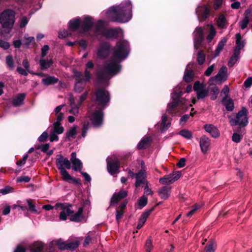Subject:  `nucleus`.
<instances>
[{"instance_id":"1","label":"nucleus","mask_w":252,"mask_h":252,"mask_svg":"<svg viewBox=\"0 0 252 252\" xmlns=\"http://www.w3.org/2000/svg\"><path fill=\"white\" fill-rule=\"evenodd\" d=\"M129 43L126 40L118 42L112 49L111 59L105 62L98 71V79L100 82H105L112 76L119 73L121 69L120 63L128 55Z\"/></svg>"},{"instance_id":"2","label":"nucleus","mask_w":252,"mask_h":252,"mask_svg":"<svg viewBox=\"0 0 252 252\" xmlns=\"http://www.w3.org/2000/svg\"><path fill=\"white\" fill-rule=\"evenodd\" d=\"M132 4L129 0L121 3L119 5L113 6L107 11L108 17L112 21L119 23L128 22L132 16Z\"/></svg>"},{"instance_id":"3","label":"nucleus","mask_w":252,"mask_h":252,"mask_svg":"<svg viewBox=\"0 0 252 252\" xmlns=\"http://www.w3.org/2000/svg\"><path fill=\"white\" fill-rule=\"evenodd\" d=\"M15 17V11L9 9L4 10L0 14V24L3 29L7 30V32H9L13 27Z\"/></svg>"},{"instance_id":"4","label":"nucleus","mask_w":252,"mask_h":252,"mask_svg":"<svg viewBox=\"0 0 252 252\" xmlns=\"http://www.w3.org/2000/svg\"><path fill=\"white\" fill-rule=\"evenodd\" d=\"M121 31L120 29H106L104 27V23L102 20H99L95 28L96 35H101L107 38L116 37L118 34Z\"/></svg>"},{"instance_id":"5","label":"nucleus","mask_w":252,"mask_h":252,"mask_svg":"<svg viewBox=\"0 0 252 252\" xmlns=\"http://www.w3.org/2000/svg\"><path fill=\"white\" fill-rule=\"evenodd\" d=\"M56 165L60 170V174L63 180L70 179V175L66 170L65 168L70 169L71 167L70 160L67 158L63 157L62 155L57 156L56 160Z\"/></svg>"},{"instance_id":"6","label":"nucleus","mask_w":252,"mask_h":252,"mask_svg":"<svg viewBox=\"0 0 252 252\" xmlns=\"http://www.w3.org/2000/svg\"><path fill=\"white\" fill-rule=\"evenodd\" d=\"M43 209L45 210H50L54 208L56 209H58V208H60L62 211L60 213L59 218L60 220H65L67 219V216L68 215H70L71 214L73 213V210L72 209V207L71 205L68 203H57L54 207L51 206V205H45L42 207Z\"/></svg>"},{"instance_id":"7","label":"nucleus","mask_w":252,"mask_h":252,"mask_svg":"<svg viewBox=\"0 0 252 252\" xmlns=\"http://www.w3.org/2000/svg\"><path fill=\"white\" fill-rule=\"evenodd\" d=\"M236 46L234 49L233 55L229 60L227 65L229 67H232L235 63L238 61L240 58L241 50L244 47V42L241 41V36L240 33L236 34Z\"/></svg>"},{"instance_id":"8","label":"nucleus","mask_w":252,"mask_h":252,"mask_svg":"<svg viewBox=\"0 0 252 252\" xmlns=\"http://www.w3.org/2000/svg\"><path fill=\"white\" fill-rule=\"evenodd\" d=\"M231 126L239 125L240 127H245L248 124V111L246 108L242 107L236 114L235 118L230 120Z\"/></svg>"},{"instance_id":"9","label":"nucleus","mask_w":252,"mask_h":252,"mask_svg":"<svg viewBox=\"0 0 252 252\" xmlns=\"http://www.w3.org/2000/svg\"><path fill=\"white\" fill-rule=\"evenodd\" d=\"M182 94L183 92L181 91H179L178 92L174 91L171 94L172 102L167 105V111L169 113H172V110L177 106H183L186 104L187 100L184 98H181Z\"/></svg>"},{"instance_id":"10","label":"nucleus","mask_w":252,"mask_h":252,"mask_svg":"<svg viewBox=\"0 0 252 252\" xmlns=\"http://www.w3.org/2000/svg\"><path fill=\"white\" fill-rule=\"evenodd\" d=\"M95 101L99 106L105 107L110 101V94L108 91L99 89L95 93Z\"/></svg>"},{"instance_id":"11","label":"nucleus","mask_w":252,"mask_h":252,"mask_svg":"<svg viewBox=\"0 0 252 252\" xmlns=\"http://www.w3.org/2000/svg\"><path fill=\"white\" fill-rule=\"evenodd\" d=\"M193 89L196 93L197 99H204L208 95L209 90L204 83L196 81L194 83Z\"/></svg>"},{"instance_id":"12","label":"nucleus","mask_w":252,"mask_h":252,"mask_svg":"<svg viewBox=\"0 0 252 252\" xmlns=\"http://www.w3.org/2000/svg\"><path fill=\"white\" fill-rule=\"evenodd\" d=\"M91 122L94 127L101 126L103 123V113L100 110H96L93 113L90 111L88 113L87 118Z\"/></svg>"},{"instance_id":"13","label":"nucleus","mask_w":252,"mask_h":252,"mask_svg":"<svg viewBox=\"0 0 252 252\" xmlns=\"http://www.w3.org/2000/svg\"><path fill=\"white\" fill-rule=\"evenodd\" d=\"M74 75L76 81L75 84L74 91L78 93H81L84 88L86 82L88 81L86 80V78H84L81 72L75 71L74 73Z\"/></svg>"},{"instance_id":"14","label":"nucleus","mask_w":252,"mask_h":252,"mask_svg":"<svg viewBox=\"0 0 252 252\" xmlns=\"http://www.w3.org/2000/svg\"><path fill=\"white\" fill-rule=\"evenodd\" d=\"M107 168L108 172L112 175L118 172L120 168L119 160L115 157L108 158L107 159Z\"/></svg>"},{"instance_id":"15","label":"nucleus","mask_w":252,"mask_h":252,"mask_svg":"<svg viewBox=\"0 0 252 252\" xmlns=\"http://www.w3.org/2000/svg\"><path fill=\"white\" fill-rule=\"evenodd\" d=\"M227 67L225 66H222L216 76L210 78L209 81L211 82L210 86L212 85L214 82L221 83L222 81L225 80L227 78Z\"/></svg>"},{"instance_id":"16","label":"nucleus","mask_w":252,"mask_h":252,"mask_svg":"<svg viewBox=\"0 0 252 252\" xmlns=\"http://www.w3.org/2000/svg\"><path fill=\"white\" fill-rule=\"evenodd\" d=\"M204 39L203 30L201 27H196L193 32L194 47L197 50Z\"/></svg>"},{"instance_id":"17","label":"nucleus","mask_w":252,"mask_h":252,"mask_svg":"<svg viewBox=\"0 0 252 252\" xmlns=\"http://www.w3.org/2000/svg\"><path fill=\"white\" fill-rule=\"evenodd\" d=\"M181 176L180 171H177L173 174L169 175L161 178L159 180V182L162 185L170 184L178 180Z\"/></svg>"},{"instance_id":"18","label":"nucleus","mask_w":252,"mask_h":252,"mask_svg":"<svg viewBox=\"0 0 252 252\" xmlns=\"http://www.w3.org/2000/svg\"><path fill=\"white\" fill-rule=\"evenodd\" d=\"M142 169L137 173L135 174V186L139 187L141 184L146 183V174L144 169V162L141 161V162Z\"/></svg>"},{"instance_id":"19","label":"nucleus","mask_w":252,"mask_h":252,"mask_svg":"<svg viewBox=\"0 0 252 252\" xmlns=\"http://www.w3.org/2000/svg\"><path fill=\"white\" fill-rule=\"evenodd\" d=\"M209 9L207 5L199 6L196 9V13L199 21L205 20L208 16Z\"/></svg>"},{"instance_id":"20","label":"nucleus","mask_w":252,"mask_h":252,"mask_svg":"<svg viewBox=\"0 0 252 252\" xmlns=\"http://www.w3.org/2000/svg\"><path fill=\"white\" fill-rule=\"evenodd\" d=\"M211 145L210 139L205 135L202 136L199 140V146L201 152L206 154L208 153Z\"/></svg>"},{"instance_id":"21","label":"nucleus","mask_w":252,"mask_h":252,"mask_svg":"<svg viewBox=\"0 0 252 252\" xmlns=\"http://www.w3.org/2000/svg\"><path fill=\"white\" fill-rule=\"evenodd\" d=\"M70 163L72 164V169L75 171H81L83 168V164L81 161L76 157L75 152H72L71 154L70 159Z\"/></svg>"},{"instance_id":"22","label":"nucleus","mask_w":252,"mask_h":252,"mask_svg":"<svg viewBox=\"0 0 252 252\" xmlns=\"http://www.w3.org/2000/svg\"><path fill=\"white\" fill-rule=\"evenodd\" d=\"M110 48V45L107 42L101 43L97 52V57L100 59L105 58L109 54Z\"/></svg>"},{"instance_id":"23","label":"nucleus","mask_w":252,"mask_h":252,"mask_svg":"<svg viewBox=\"0 0 252 252\" xmlns=\"http://www.w3.org/2000/svg\"><path fill=\"white\" fill-rule=\"evenodd\" d=\"M69 100L70 101V106L71 109L69 113L74 116H77L79 114V108L81 105H78V103L75 101V98L72 94L69 95Z\"/></svg>"},{"instance_id":"24","label":"nucleus","mask_w":252,"mask_h":252,"mask_svg":"<svg viewBox=\"0 0 252 252\" xmlns=\"http://www.w3.org/2000/svg\"><path fill=\"white\" fill-rule=\"evenodd\" d=\"M127 195V191L123 189L114 193L110 201V205L117 204L120 200L125 198Z\"/></svg>"},{"instance_id":"25","label":"nucleus","mask_w":252,"mask_h":252,"mask_svg":"<svg viewBox=\"0 0 252 252\" xmlns=\"http://www.w3.org/2000/svg\"><path fill=\"white\" fill-rule=\"evenodd\" d=\"M205 131L209 133L213 137L217 138L220 136V132L215 126L212 124H206L204 126Z\"/></svg>"},{"instance_id":"26","label":"nucleus","mask_w":252,"mask_h":252,"mask_svg":"<svg viewBox=\"0 0 252 252\" xmlns=\"http://www.w3.org/2000/svg\"><path fill=\"white\" fill-rule=\"evenodd\" d=\"M93 25L92 19L90 17H85L82 24L81 26V30L82 32L88 31Z\"/></svg>"},{"instance_id":"27","label":"nucleus","mask_w":252,"mask_h":252,"mask_svg":"<svg viewBox=\"0 0 252 252\" xmlns=\"http://www.w3.org/2000/svg\"><path fill=\"white\" fill-rule=\"evenodd\" d=\"M26 97L24 93L19 94L15 96L12 100V103L15 107L21 106L23 104Z\"/></svg>"},{"instance_id":"28","label":"nucleus","mask_w":252,"mask_h":252,"mask_svg":"<svg viewBox=\"0 0 252 252\" xmlns=\"http://www.w3.org/2000/svg\"><path fill=\"white\" fill-rule=\"evenodd\" d=\"M83 208L80 207L78 211L74 214H72L73 212L70 215V220L72 221L79 222L81 221L84 217L83 215ZM69 216V215H68Z\"/></svg>"},{"instance_id":"29","label":"nucleus","mask_w":252,"mask_h":252,"mask_svg":"<svg viewBox=\"0 0 252 252\" xmlns=\"http://www.w3.org/2000/svg\"><path fill=\"white\" fill-rule=\"evenodd\" d=\"M170 192L171 188L169 187L164 186L158 190V193L161 198L166 199L169 197Z\"/></svg>"},{"instance_id":"30","label":"nucleus","mask_w":252,"mask_h":252,"mask_svg":"<svg viewBox=\"0 0 252 252\" xmlns=\"http://www.w3.org/2000/svg\"><path fill=\"white\" fill-rule=\"evenodd\" d=\"M222 103L228 111H232L234 108L232 99L230 98L223 97Z\"/></svg>"},{"instance_id":"31","label":"nucleus","mask_w":252,"mask_h":252,"mask_svg":"<svg viewBox=\"0 0 252 252\" xmlns=\"http://www.w3.org/2000/svg\"><path fill=\"white\" fill-rule=\"evenodd\" d=\"M44 248V245L41 242H36L32 244L30 247L32 252H41Z\"/></svg>"},{"instance_id":"32","label":"nucleus","mask_w":252,"mask_h":252,"mask_svg":"<svg viewBox=\"0 0 252 252\" xmlns=\"http://www.w3.org/2000/svg\"><path fill=\"white\" fill-rule=\"evenodd\" d=\"M80 25L79 18H76L71 20L69 22V28L72 31H75Z\"/></svg>"},{"instance_id":"33","label":"nucleus","mask_w":252,"mask_h":252,"mask_svg":"<svg viewBox=\"0 0 252 252\" xmlns=\"http://www.w3.org/2000/svg\"><path fill=\"white\" fill-rule=\"evenodd\" d=\"M52 60L40 59L39 64L41 69H45L49 68L53 63Z\"/></svg>"},{"instance_id":"34","label":"nucleus","mask_w":252,"mask_h":252,"mask_svg":"<svg viewBox=\"0 0 252 252\" xmlns=\"http://www.w3.org/2000/svg\"><path fill=\"white\" fill-rule=\"evenodd\" d=\"M58 78L53 76H48L46 78H43L42 80V82L45 85H49L54 84L58 82Z\"/></svg>"},{"instance_id":"35","label":"nucleus","mask_w":252,"mask_h":252,"mask_svg":"<svg viewBox=\"0 0 252 252\" xmlns=\"http://www.w3.org/2000/svg\"><path fill=\"white\" fill-rule=\"evenodd\" d=\"M150 144V138L149 137H145L143 138L139 142L137 145V148L138 149H145L149 146Z\"/></svg>"},{"instance_id":"36","label":"nucleus","mask_w":252,"mask_h":252,"mask_svg":"<svg viewBox=\"0 0 252 252\" xmlns=\"http://www.w3.org/2000/svg\"><path fill=\"white\" fill-rule=\"evenodd\" d=\"M86 68L85 70V77L86 78L87 81H89L91 78V74L89 71H88V69L93 68L94 64L92 61H89L86 63Z\"/></svg>"},{"instance_id":"37","label":"nucleus","mask_w":252,"mask_h":252,"mask_svg":"<svg viewBox=\"0 0 252 252\" xmlns=\"http://www.w3.org/2000/svg\"><path fill=\"white\" fill-rule=\"evenodd\" d=\"M167 120V116L164 114L162 116L160 130L162 132L166 130L170 126V123L166 124Z\"/></svg>"},{"instance_id":"38","label":"nucleus","mask_w":252,"mask_h":252,"mask_svg":"<svg viewBox=\"0 0 252 252\" xmlns=\"http://www.w3.org/2000/svg\"><path fill=\"white\" fill-rule=\"evenodd\" d=\"M53 132L58 134H61L63 132L64 128L61 126V123L55 122L53 124Z\"/></svg>"},{"instance_id":"39","label":"nucleus","mask_w":252,"mask_h":252,"mask_svg":"<svg viewBox=\"0 0 252 252\" xmlns=\"http://www.w3.org/2000/svg\"><path fill=\"white\" fill-rule=\"evenodd\" d=\"M77 126H74L70 127L66 132V137L69 139L70 138H74L77 134Z\"/></svg>"},{"instance_id":"40","label":"nucleus","mask_w":252,"mask_h":252,"mask_svg":"<svg viewBox=\"0 0 252 252\" xmlns=\"http://www.w3.org/2000/svg\"><path fill=\"white\" fill-rule=\"evenodd\" d=\"M208 27L209 28V34L207 36V40L208 42H210L215 36L216 31L212 25H208Z\"/></svg>"},{"instance_id":"41","label":"nucleus","mask_w":252,"mask_h":252,"mask_svg":"<svg viewBox=\"0 0 252 252\" xmlns=\"http://www.w3.org/2000/svg\"><path fill=\"white\" fill-rule=\"evenodd\" d=\"M227 24V22L226 19L224 16V15H220L218 18V20L217 22L218 26L220 28H224Z\"/></svg>"},{"instance_id":"42","label":"nucleus","mask_w":252,"mask_h":252,"mask_svg":"<svg viewBox=\"0 0 252 252\" xmlns=\"http://www.w3.org/2000/svg\"><path fill=\"white\" fill-rule=\"evenodd\" d=\"M31 16L30 15H29V17L27 16H22L20 17L19 19V26L21 28H23L26 27V26L28 23L30 19Z\"/></svg>"},{"instance_id":"43","label":"nucleus","mask_w":252,"mask_h":252,"mask_svg":"<svg viewBox=\"0 0 252 252\" xmlns=\"http://www.w3.org/2000/svg\"><path fill=\"white\" fill-rule=\"evenodd\" d=\"M193 72L191 70H186L184 76V79L187 82H190L193 76Z\"/></svg>"},{"instance_id":"44","label":"nucleus","mask_w":252,"mask_h":252,"mask_svg":"<svg viewBox=\"0 0 252 252\" xmlns=\"http://www.w3.org/2000/svg\"><path fill=\"white\" fill-rule=\"evenodd\" d=\"M226 42V40L225 39H223L221 40L218 44L217 48L215 51V57L218 56L220 52L221 51L222 49L224 47V46Z\"/></svg>"},{"instance_id":"45","label":"nucleus","mask_w":252,"mask_h":252,"mask_svg":"<svg viewBox=\"0 0 252 252\" xmlns=\"http://www.w3.org/2000/svg\"><path fill=\"white\" fill-rule=\"evenodd\" d=\"M179 134L187 139H191L192 137V133L191 131L183 129L179 132Z\"/></svg>"},{"instance_id":"46","label":"nucleus","mask_w":252,"mask_h":252,"mask_svg":"<svg viewBox=\"0 0 252 252\" xmlns=\"http://www.w3.org/2000/svg\"><path fill=\"white\" fill-rule=\"evenodd\" d=\"M205 59V55L204 53L202 51H199L197 54V60L198 63L200 65H202L204 63Z\"/></svg>"},{"instance_id":"47","label":"nucleus","mask_w":252,"mask_h":252,"mask_svg":"<svg viewBox=\"0 0 252 252\" xmlns=\"http://www.w3.org/2000/svg\"><path fill=\"white\" fill-rule=\"evenodd\" d=\"M90 126V124L88 120H86L83 122V128H82V136L83 137H85L86 135V133L87 130H88L89 127Z\"/></svg>"},{"instance_id":"48","label":"nucleus","mask_w":252,"mask_h":252,"mask_svg":"<svg viewBox=\"0 0 252 252\" xmlns=\"http://www.w3.org/2000/svg\"><path fill=\"white\" fill-rule=\"evenodd\" d=\"M153 248L152 241L151 238H148L145 244V249L146 252H151Z\"/></svg>"},{"instance_id":"49","label":"nucleus","mask_w":252,"mask_h":252,"mask_svg":"<svg viewBox=\"0 0 252 252\" xmlns=\"http://www.w3.org/2000/svg\"><path fill=\"white\" fill-rule=\"evenodd\" d=\"M79 242L77 240L67 243V250H73L78 247Z\"/></svg>"},{"instance_id":"50","label":"nucleus","mask_w":252,"mask_h":252,"mask_svg":"<svg viewBox=\"0 0 252 252\" xmlns=\"http://www.w3.org/2000/svg\"><path fill=\"white\" fill-rule=\"evenodd\" d=\"M88 94V92H85L79 97V99L75 98V101L78 103V105H81L82 102L86 99Z\"/></svg>"},{"instance_id":"51","label":"nucleus","mask_w":252,"mask_h":252,"mask_svg":"<svg viewBox=\"0 0 252 252\" xmlns=\"http://www.w3.org/2000/svg\"><path fill=\"white\" fill-rule=\"evenodd\" d=\"M151 212H152V210H148L145 211L142 214L139 219L144 222H146L148 217L150 215Z\"/></svg>"},{"instance_id":"52","label":"nucleus","mask_w":252,"mask_h":252,"mask_svg":"<svg viewBox=\"0 0 252 252\" xmlns=\"http://www.w3.org/2000/svg\"><path fill=\"white\" fill-rule=\"evenodd\" d=\"M147 197L144 195L139 198L138 204L141 207H143L147 204Z\"/></svg>"},{"instance_id":"53","label":"nucleus","mask_w":252,"mask_h":252,"mask_svg":"<svg viewBox=\"0 0 252 252\" xmlns=\"http://www.w3.org/2000/svg\"><path fill=\"white\" fill-rule=\"evenodd\" d=\"M242 135L237 133H234L232 136V140L236 143H239L242 138Z\"/></svg>"},{"instance_id":"54","label":"nucleus","mask_w":252,"mask_h":252,"mask_svg":"<svg viewBox=\"0 0 252 252\" xmlns=\"http://www.w3.org/2000/svg\"><path fill=\"white\" fill-rule=\"evenodd\" d=\"M249 17L247 15H246L245 18L243 19V20L240 23L241 28L243 30L245 29L247 27V26L249 23Z\"/></svg>"},{"instance_id":"55","label":"nucleus","mask_w":252,"mask_h":252,"mask_svg":"<svg viewBox=\"0 0 252 252\" xmlns=\"http://www.w3.org/2000/svg\"><path fill=\"white\" fill-rule=\"evenodd\" d=\"M216 245L214 242H211L205 247L206 252H214Z\"/></svg>"},{"instance_id":"56","label":"nucleus","mask_w":252,"mask_h":252,"mask_svg":"<svg viewBox=\"0 0 252 252\" xmlns=\"http://www.w3.org/2000/svg\"><path fill=\"white\" fill-rule=\"evenodd\" d=\"M6 62L7 65L13 68L14 67L13 58L11 56H8L6 58Z\"/></svg>"},{"instance_id":"57","label":"nucleus","mask_w":252,"mask_h":252,"mask_svg":"<svg viewBox=\"0 0 252 252\" xmlns=\"http://www.w3.org/2000/svg\"><path fill=\"white\" fill-rule=\"evenodd\" d=\"M144 194L146 195H152L153 191L149 187V183L148 182H146V185L145 186L144 189Z\"/></svg>"},{"instance_id":"58","label":"nucleus","mask_w":252,"mask_h":252,"mask_svg":"<svg viewBox=\"0 0 252 252\" xmlns=\"http://www.w3.org/2000/svg\"><path fill=\"white\" fill-rule=\"evenodd\" d=\"M24 39L26 40L24 44L27 46H29L30 43L34 41V38L33 36L28 37L27 35H25L24 36Z\"/></svg>"},{"instance_id":"59","label":"nucleus","mask_w":252,"mask_h":252,"mask_svg":"<svg viewBox=\"0 0 252 252\" xmlns=\"http://www.w3.org/2000/svg\"><path fill=\"white\" fill-rule=\"evenodd\" d=\"M199 208L200 206L199 205L195 204L193 206V208L189 213H187V216L189 217H191Z\"/></svg>"},{"instance_id":"60","label":"nucleus","mask_w":252,"mask_h":252,"mask_svg":"<svg viewBox=\"0 0 252 252\" xmlns=\"http://www.w3.org/2000/svg\"><path fill=\"white\" fill-rule=\"evenodd\" d=\"M215 64H213L210 66H209L207 69L206 70L204 74L207 76H210L211 73L213 72L214 69Z\"/></svg>"},{"instance_id":"61","label":"nucleus","mask_w":252,"mask_h":252,"mask_svg":"<svg viewBox=\"0 0 252 252\" xmlns=\"http://www.w3.org/2000/svg\"><path fill=\"white\" fill-rule=\"evenodd\" d=\"M13 189L10 187H6L0 190V193L2 194H6L12 192Z\"/></svg>"},{"instance_id":"62","label":"nucleus","mask_w":252,"mask_h":252,"mask_svg":"<svg viewBox=\"0 0 252 252\" xmlns=\"http://www.w3.org/2000/svg\"><path fill=\"white\" fill-rule=\"evenodd\" d=\"M9 47L10 44L8 42L2 40H0V47L3 48L4 50H6L8 49Z\"/></svg>"},{"instance_id":"63","label":"nucleus","mask_w":252,"mask_h":252,"mask_svg":"<svg viewBox=\"0 0 252 252\" xmlns=\"http://www.w3.org/2000/svg\"><path fill=\"white\" fill-rule=\"evenodd\" d=\"M30 178L27 176H21L17 179L18 182L28 183L30 181Z\"/></svg>"},{"instance_id":"64","label":"nucleus","mask_w":252,"mask_h":252,"mask_svg":"<svg viewBox=\"0 0 252 252\" xmlns=\"http://www.w3.org/2000/svg\"><path fill=\"white\" fill-rule=\"evenodd\" d=\"M57 133L53 131L51 132L50 134V141L53 142L54 141H58L59 140V137L57 135Z\"/></svg>"}]
</instances>
